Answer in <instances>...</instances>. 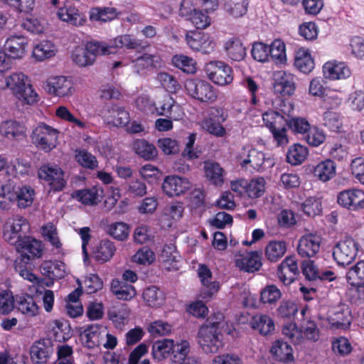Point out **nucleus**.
<instances>
[{
    "mask_svg": "<svg viewBox=\"0 0 364 364\" xmlns=\"http://www.w3.org/2000/svg\"><path fill=\"white\" fill-rule=\"evenodd\" d=\"M223 320L224 316L222 313H214L200 327L198 343L205 353H216L223 347Z\"/></svg>",
    "mask_w": 364,
    "mask_h": 364,
    "instance_id": "nucleus-1",
    "label": "nucleus"
},
{
    "mask_svg": "<svg viewBox=\"0 0 364 364\" xmlns=\"http://www.w3.org/2000/svg\"><path fill=\"white\" fill-rule=\"evenodd\" d=\"M289 114L280 109L279 111L269 109L262 114L264 126L272 135L274 141L278 146H283L289 143L287 124Z\"/></svg>",
    "mask_w": 364,
    "mask_h": 364,
    "instance_id": "nucleus-2",
    "label": "nucleus"
},
{
    "mask_svg": "<svg viewBox=\"0 0 364 364\" xmlns=\"http://www.w3.org/2000/svg\"><path fill=\"white\" fill-rule=\"evenodd\" d=\"M59 134L57 129L41 122L33 129L31 140L38 149L49 152L56 147Z\"/></svg>",
    "mask_w": 364,
    "mask_h": 364,
    "instance_id": "nucleus-3",
    "label": "nucleus"
},
{
    "mask_svg": "<svg viewBox=\"0 0 364 364\" xmlns=\"http://www.w3.org/2000/svg\"><path fill=\"white\" fill-rule=\"evenodd\" d=\"M185 89L194 100L203 103H214L218 97V90L208 82L199 79L186 80Z\"/></svg>",
    "mask_w": 364,
    "mask_h": 364,
    "instance_id": "nucleus-4",
    "label": "nucleus"
},
{
    "mask_svg": "<svg viewBox=\"0 0 364 364\" xmlns=\"http://www.w3.org/2000/svg\"><path fill=\"white\" fill-rule=\"evenodd\" d=\"M207 77L215 85H230L234 79L232 68L222 60H211L205 64L203 69Z\"/></svg>",
    "mask_w": 364,
    "mask_h": 364,
    "instance_id": "nucleus-5",
    "label": "nucleus"
},
{
    "mask_svg": "<svg viewBox=\"0 0 364 364\" xmlns=\"http://www.w3.org/2000/svg\"><path fill=\"white\" fill-rule=\"evenodd\" d=\"M228 113L221 107H211L208 113V117L202 121V127L211 135L217 137H223L226 130L223 123L227 120Z\"/></svg>",
    "mask_w": 364,
    "mask_h": 364,
    "instance_id": "nucleus-6",
    "label": "nucleus"
},
{
    "mask_svg": "<svg viewBox=\"0 0 364 364\" xmlns=\"http://www.w3.org/2000/svg\"><path fill=\"white\" fill-rule=\"evenodd\" d=\"M359 244L348 237L339 241L333 248V257L338 265L344 267L352 263L358 254Z\"/></svg>",
    "mask_w": 364,
    "mask_h": 364,
    "instance_id": "nucleus-7",
    "label": "nucleus"
},
{
    "mask_svg": "<svg viewBox=\"0 0 364 364\" xmlns=\"http://www.w3.org/2000/svg\"><path fill=\"white\" fill-rule=\"evenodd\" d=\"M30 228L28 220L21 215H15L9 218L4 225V238L9 243L18 242L23 238Z\"/></svg>",
    "mask_w": 364,
    "mask_h": 364,
    "instance_id": "nucleus-8",
    "label": "nucleus"
},
{
    "mask_svg": "<svg viewBox=\"0 0 364 364\" xmlns=\"http://www.w3.org/2000/svg\"><path fill=\"white\" fill-rule=\"evenodd\" d=\"M337 203L349 211H360L364 209V191L351 188L340 191L337 194Z\"/></svg>",
    "mask_w": 364,
    "mask_h": 364,
    "instance_id": "nucleus-9",
    "label": "nucleus"
},
{
    "mask_svg": "<svg viewBox=\"0 0 364 364\" xmlns=\"http://www.w3.org/2000/svg\"><path fill=\"white\" fill-rule=\"evenodd\" d=\"M236 159L242 169L250 172L259 171L265 161V156L262 151L249 147H243Z\"/></svg>",
    "mask_w": 364,
    "mask_h": 364,
    "instance_id": "nucleus-10",
    "label": "nucleus"
},
{
    "mask_svg": "<svg viewBox=\"0 0 364 364\" xmlns=\"http://www.w3.org/2000/svg\"><path fill=\"white\" fill-rule=\"evenodd\" d=\"M13 245L16 246V250L21 255L18 258L20 262L27 264L31 259L38 258L42 255L41 243L31 237L24 236Z\"/></svg>",
    "mask_w": 364,
    "mask_h": 364,
    "instance_id": "nucleus-11",
    "label": "nucleus"
},
{
    "mask_svg": "<svg viewBox=\"0 0 364 364\" xmlns=\"http://www.w3.org/2000/svg\"><path fill=\"white\" fill-rule=\"evenodd\" d=\"M185 39L192 50L204 54L210 53L215 47V42L213 39L208 33L203 31H188Z\"/></svg>",
    "mask_w": 364,
    "mask_h": 364,
    "instance_id": "nucleus-12",
    "label": "nucleus"
},
{
    "mask_svg": "<svg viewBox=\"0 0 364 364\" xmlns=\"http://www.w3.org/2000/svg\"><path fill=\"white\" fill-rule=\"evenodd\" d=\"M321 237L317 234L309 233L299 240L297 252L302 258L310 259L315 257L319 252Z\"/></svg>",
    "mask_w": 364,
    "mask_h": 364,
    "instance_id": "nucleus-13",
    "label": "nucleus"
},
{
    "mask_svg": "<svg viewBox=\"0 0 364 364\" xmlns=\"http://www.w3.org/2000/svg\"><path fill=\"white\" fill-rule=\"evenodd\" d=\"M45 90L60 97L70 96L74 91L72 80L64 76L50 77L46 82Z\"/></svg>",
    "mask_w": 364,
    "mask_h": 364,
    "instance_id": "nucleus-14",
    "label": "nucleus"
},
{
    "mask_svg": "<svg viewBox=\"0 0 364 364\" xmlns=\"http://www.w3.org/2000/svg\"><path fill=\"white\" fill-rule=\"evenodd\" d=\"M273 90L274 93L282 97L291 96L296 90L295 76L287 71H279L276 74Z\"/></svg>",
    "mask_w": 364,
    "mask_h": 364,
    "instance_id": "nucleus-15",
    "label": "nucleus"
},
{
    "mask_svg": "<svg viewBox=\"0 0 364 364\" xmlns=\"http://www.w3.org/2000/svg\"><path fill=\"white\" fill-rule=\"evenodd\" d=\"M191 187L190 181L177 176H167L162 183V189L169 197L179 196L184 194Z\"/></svg>",
    "mask_w": 364,
    "mask_h": 364,
    "instance_id": "nucleus-16",
    "label": "nucleus"
},
{
    "mask_svg": "<svg viewBox=\"0 0 364 364\" xmlns=\"http://www.w3.org/2000/svg\"><path fill=\"white\" fill-rule=\"evenodd\" d=\"M133 71L144 76L151 70L161 66V58L157 55L144 53L132 62Z\"/></svg>",
    "mask_w": 364,
    "mask_h": 364,
    "instance_id": "nucleus-17",
    "label": "nucleus"
},
{
    "mask_svg": "<svg viewBox=\"0 0 364 364\" xmlns=\"http://www.w3.org/2000/svg\"><path fill=\"white\" fill-rule=\"evenodd\" d=\"M38 176L49 183L55 191H60L65 185L63 178V172L57 166L44 165L38 170Z\"/></svg>",
    "mask_w": 364,
    "mask_h": 364,
    "instance_id": "nucleus-18",
    "label": "nucleus"
},
{
    "mask_svg": "<svg viewBox=\"0 0 364 364\" xmlns=\"http://www.w3.org/2000/svg\"><path fill=\"white\" fill-rule=\"evenodd\" d=\"M103 118L108 124L117 127H126L130 122L129 112L124 107L112 105L102 112Z\"/></svg>",
    "mask_w": 364,
    "mask_h": 364,
    "instance_id": "nucleus-19",
    "label": "nucleus"
},
{
    "mask_svg": "<svg viewBox=\"0 0 364 364\" xmlns=\"http://www.w3.org/2000/svg\"><path fill=\"white\" fill-rule=\"evenodd\" d=\"M299 273L298 264L294 256L287 257L277 268V276L284 285L291 284Z\"/></svg>",
    "mask_w": 364,
    "mask_h": 364,
    "instance_id": "nucleus-20",
    "label": "nucleus"
},
{
    "mask_svg": "<svg viewBox=\"0 0 364 364\" xmlns=\"http://www.w3.org/2000/svg\"><path fill=\"white\" fill-rule=\"evenodd\" d=\"M58 16L61 21L76 26H82L86 21L85 15L72 6L69 0H67L64 6L59 9Z\"/></svg>",
    "mask_w": 364,
    "mask_h": 364,
    "instance_id": "nucleus-21",
    "label": "nucleus"
},
{
    "mask_svg": "<svg viewBox=\"0 0 364 364\" xmlns=\"http://www.w3.org/2000/svg\"><path fill=\"white\" fill-rule=\"evenodd\" d=\"M235 265L240 270L253 273L258 271L262 265V254L257 251L248 252L235 260Z\"/></svg>",
    "mask_w": 364,
    "mask_h": 364,
    "instance_id": "nucleus-22",
    "label": "nucleus"
},
{
    "mask_svg": "<svg viewBox=\"0 0 364 364\" xmlns=\"http://www.w3.org/2000/svg\"><path fill=\"white\" fill-rule=\"evenodd\" d=\"M27 40L22 36H12L4 43V53L11 58H21L26 53Z\"/></svg>",
    "mask_w": 364,
    "mask_h": 364,
    "instance_id": "nucleus-23",
    "label": "nucleus"
},
{
    "mask_svg": "<svg viewBox=\"0 0 364 364\" xmlns=\"http://www.w3.org/2000/svg\"><path fill=\"white\" fill-rule=\"evenodd\" d=\"M323 73L326 78L335 80L346 79L350 75V70L344 63L328 61L323 66Z\"/></svg>",
    "mask_w": 364,
    "mask_h": 364,
    "instance_id": "nucleus-24",
    "label": "nucleus"
},
{
    "mask_svg": "<svg viewBox=\"0 0 364 364\" xmlns=\"http://www.w3.org/2000/svg\"><path fill=\"white\" fill-rule=\"evenodd\" d=\"M51 341L46 339L36 342L31 349V358L35 363H43L53 354Z\"/></svg>",
    "mask_w": 364,
    "mask_h": 364,
    "instance_id": "nucleus-25",
    "label": "nucleus"
},
{
    "mask_svg": "<svg viewBox=\"0 0 364 364\" xmlns=\"http://www.w3.org/2000/svg\"><path fill=\"white\" fill-rule=\"evenodd\" d=\"M294 66L304 74L310 73L314 68L315 63L309 49L299 48L295 52Z\"/></svg>",
    "mask_w": 364,
    "mask_h": 364,
    "instance_id": "nucleus-26",
    "label": "nucleus"
},
{
    "mask_svg": "<svg viewBox=\"0 0 364 364\" xmlns=\"http://www.w3.org/2000/svg\"><path fill=\"white\" fill-rule=\"evenodd\" d=\"M13 193H8L9 196L14 198V200L17 202V205L21 208H26L30 206L34 198V190L27 186L22 187L11 186Z\"/></svg>",
    "mask_w": 364,
    "mask_h": 364,
    "instance_id": "nucleus-27",
    "label": "nucleus"
},
{
    "mask_svg": "<svg viewBox=\"0 0 364 364\" xmlns=\"http://www.w3.org/2000/svg\"><path fill=\"white\" fill-rule=\"evenodd\" d=\"M328 319L332 326L347 328L351 323L352 317L348 308L338 307L330 312Z\"/></svg>",
    "mask_w": 364,
    "mask_h": 364,
    "instance_id": "nucleus-28",
    "label": "nucleus"
},
{
    "mask_svg": "<svg viewBox=\"0 0 364 364\" xmlns=\"http://www.w3.org/2000/svg\"><path fill=\"white\" fill-rule=\"evenodd\" d=\"M270 353L278 361L289 363L294 360L293 349L291 345L282 340H277L274 342Z\"/></svg>",
    "mask_w": 364,
    "mask_h": 364,
    "instance_id": "nucleus-29",
    "label": "nucleus"
},
{
    "mask_svg": "<svg viewBox=\"0 0 364 364\" xmlns=\"http://www.w3.org/2000/svg\"><path fill=\"white\" fill-rule=\"evenodd\" d=\"M307 311V307L303 308L301 311L303 318L301 320L299 330L302 333V339L305 337L309 341H316L319 336V330L315 321L306 316Z\"/></svg>",
    "mask_w": 364,
    "mask_h": 364,
    "instance_id": "nucleus-30",
    "label": "nucleus"
},
{
    "mask_svg": "<svg viewBox=\"0 0 364 364\" xmlns=\"http://www.w3.org/2000/svg\"><path fill=\"white\" fill-rule=\"evenodd\" d=\"M336 165L331 159L318 163L313 170L314 177L323 182H327L336 176Z\"/></svg>",
    "mask_w": 364,
    "mask_h": 364,
    "instance_id": "nucleus-31",
    "label": "nucleus"
},
{
    "mask_svg": "<svg viewBox=\"0 0 364 364\" xmlns=\"http://www.w3.org/2000/svg\"><path fill=\"white\" fill-rule=\"evenodd\" d=\"M250 326L263 336L269 335L274 330V322L267 314H256L253 316L250 320Z\"/></svg>",
    "mask_w": 364,
    "mask_h": 364,
    "instance_id": "nucleus-32",
    "label": "nucleus"
},
{
    "mask_svg": "<svg viewBox=\"0 0 364 364\" xmlns=\"http://www.w3.org/2000/svg\"><path fill=\"white\" fill-rule=\"evenodd\" d=\"M111 291L118 299L124 301L131 300L136 294V291L132 285L127 284L118 279H112Z\"/></svg>",
    "mask_w": 364,
    "mask_h": 364,
    "instance_id": "nucleus-33",
    "label": "nucleus"
},
{
    "mask_svg": "<svg viewBox=\"0 0 364 364\" xmlns=\"http://www.w3.org/2000/svg\"><path fill=\"white\" fill-rule=\"evenodd\" d=\"M0 132L10 139H19L24 136L26 127L15 121H5L0 124Z\"/></svg>",
    "mask_w": 364,
    "mask_h": 364,
    "instance_id": "nucleus-34",
    "label": "nucleus"
},
{
    "mask_svg": "<svg viewBox=\"0 0 364 364\" xmlns=\"http://www.w3.org/2000/svg\"><path fill=\"white\" fill-rule=\"evenodd\" d=\"M348 282L364 291V260H360L352 267L346 274Z\"/></svg>",
    "mask_w": 364,
    "mask_h": 364,
    "instance_id": "nucleus-35",
    "label": "nucleus"
},
{
    "mask_svg": "<svg viewBox=\"0 0 364 364\" xmlns=\"http://www.w3.org/2000/svg\"><path fill=\"white\" fill-rule=\"evenodd\" d=\"M225 50L228 58L232 61H240L246 55V49L238 38H232L225 43Z\"/></svg>",
    "mask_w": 364,
    "mask_h": 364,
    "instance_id": "nucleus-36",
    "label": "nucleus"
},
{
    "mask_svg": "<svg viewBox=\"0 0 364 364\" xmlns=\"http://www.w3.org/2000/svg\"><path fill=\"white\" fill-rule=\"evenodd\" d=\"M130 314V310L125 304L113 306L108 309V318L112 321L116 328H121Z\"/></svg>",
    "mask_w": 364,
    "mask_h": 364,
    "instance_id": "nucleus-37",
    "label": "nucleus"
},
{
    "mask_svg": "<svg viewBox=\"0 0 364 364\" xmlns=\"http://www.w3.org/2000/svg\"><path fill=\"white\" fill-rule=\"evenodd\" d=\"M40 269L43 275L51 279H60L65 274V265L60 261H44Z\"/></svg>",
    "mask_w": 364,
    "mask_h": 364,
    "instance_id": "nucleus-38",
    "label": "nucleus"
},
{
    "mask_svg": "<svg viewBox=\"0 0 364 364\" xmlns=\"http://www.w3.org/2000/svg\"><path fill=\"white\" fill-rule=\"evenodd\" d=\"M116 250L114 243L109 240H102L93 252L95 258L100 263L109 261Z\"/></svg>",
    "mask_w": 364,
    "mask_h": 364,
    "instance_id": "nucleus-39",
    "label": "nucleus"
},
{
    "mask_svg": "<svg viewBox=\"0 0 364 364\" xmlns=\"http://www.w3.org/2000/svg\"><path fill=\"white\" fill-rule=\"evenodd\" d=\"M30 83V80L23 73H15L6 77V85L14 95Z\"/></svg>",
    "mask_w": 364,
    "mask_h": 364,
    "instance_id": "nucleus-40",
    "label": "nucleus"
},
{
    "mask_svg": "<svg viewBox=\"0 0 364 364\" xmlns=\"http://www.w3.org/2000/svg\"><path fill=\"white\" fill-rule=\"evenodd\" d=\"M308 154V149L306 146L294 144L288 149L287 161L294 166L299 165L305 161Z\"/></svg>",
    "mask_w": 364,
    "mask_h": 364,
    "instance_id": "nucleus-41",
    "label": "nucleus"
},
{
    "mask_svg": "<svg viewBox=\"0 0 364 364\" xmlns=\"http://www.w3.org/2000/svg\"><path fill=\"white\" fill-rule=\"evenodd\" d=\"M287 251V245L284 241H270L265 247V256L272 262H277Z\"/></svg>",
    "mask_w": 364,
    "mask_h": 364,
    "instance_id": "nucleus-42",
    "label": "nucleus"
},
{
    "mask_svg": "<svg viewBox=\"0 0 364 364\" xmlns=\"http://www.w3.org/2000/svg\"><path fill=\"white\" fill-rule=\"evenodd\" d=\"M190 352V343L186 340L174 343L171 350V360L175 363H182L187 360V356Z\"/></svg>",
    "mask_w": 364,
    "mask_h": 364,
    "instance_id": "nucleus-43",
    "label": "nucleus"
},
{
    "mask_svg": "<svg viewBox=\"0 0 364 364\" xmlns=\"http://www.w3.org/2000/svg\"><path fill=\"white\" fill-rule=\"evenodd\" d=\"M173 347V340L163 339L155 341L152 345L151 353L153 358L159 361L171 355Z\"/></svg>",
    "mask_w": 364,
    "mask_h": 364,
    "instance_id": "nucleus-44",
    "label": "nucleus"
},
{
    "mask_svg": "<svg viewBox=\"0 0 364 364\" xmlns=\"http://www.w3.org/2000/svg\"><path fill=\"white\" fill-rule=\"evenodd\" d=\"M248 5V0H225L224 9L232 17L239 18L246 14Z\"/></svg>",
    "mask_w": 364,
    "mask_h": 364,
    "instance_id": "nucleus-45",
    "label": "nucleus"
},
{
    "mask_svg": "<svg viewBox=\"0 0 364 364\" xmlns=\"http://www.w3.org/2000/svg\"><path fill=\"white\" fill-rule=\"evenodd\" d=\"M205 174L206 178L214 185H221L224 182V169L217 162H206L205 164Z\"/></svg>",
    "mask_w": 364,
    "mask_h": 364,
    "instance_id": "nucleus-46",
    "label": "nucleus"
},
{
    "mask_svg": "<svg viewBox=\"0 0 364 364\" xmlns=\"http://www.w3.org/2000/svg\"><path fill=\"white\" fill-rule=\"evenodd\" d=\"M133 148L137 155L146 160L153 159L157 155V150L154 145L145 139L136 140Z\"/></svg>",
    "mask_w": 364,
    "mask_h": 364,
    "instance_id": "nucleus-47",
    "label": "nucleus"
},
{
    "mask_svg": "<svg viewBox=\"0 0 364 364\" xmlns=\"http://www.w3.org/2000/svg\"><path fill=\"white\" fill-rule=\"evenodd\" d=\"M55 52L56 48L52 42L43 41L33 48V55L36 60L42 61L55 55Z\"/></svg>",
    "mask_w": 364,
    "mask_h": 364,
    "instance_id": "nucleus-48",
    "label": "nucleus"
},
{
    "mask_svg": "<svg viewBox=\"0 0 364 364\" xmlns=\"http://www.w3.org/2000/svg\"><path fill=\"white\" fill-rule=\"evenodd\" d=\"M143 299L146 304L151 307H159L163 304L164 296L161 291L156 286H151L144 290Z\"/></svg>",
    "mask_w": 364,
    "mask_h": 364,
    "instance_id": "nucleus-49",
    "label": "nucleus"
},
{
    "mask_svg": "<svg viewBox=\"0 0 364 364\" xmlns=\"http://www.w3.org/2000/svg\"><path fill=\"white\" fill-rule=\"evenodd\" d=\"M16 303L18 310L28 316H34L38 313V306L32 296L28 295L19 296Z\"/></svg>",
    "mask_w": 364,
    "mask_h": 364,
    "instance_id": "nucleus-50",
    "label": "nucleus"
},
{
    "mask_svg": "<svg viewBox=\"0 0 364 364\" xmlns=\"http://www.w3.org/2000/svg\"><path fill=\"white\" fill-rule=\"evenodd\" d=\"M268 52L269 57H271L276 63H286V46L282 40H274L271 45L269 46Z\"/></svg>",
    "mask_w": 364,
    "mask_h": 364,
    "instance_id": "nucleus-51",
    "label": "nucleus"
},
{
    "mask_svg": "<svg viewBox=\"0 0 364 364\" xmlns=\"http://www.w3.org/2000/svg\"><path fill=\"white\" fill-rule=\"evenodd\" d=\"M266 182L263 177H257L251 181H247L245 196L250 198H257L262 196L265 191Z\"/></svg>",
    "mask_w": 364,
    "mask_h": 364,
    "instance_id": "nucleus-52",
    "label": "nucleus"
},
{
    "mask_svg": "<svg viewBox=\"0 0 364 364\" xmlns=\"http://www.w3.org/2000/svg\"><path fill=\"white\" fill-rule=\"evenodd\" d=\"M121 14L117 9L113 7H95L92 8V19L102 22L111 21Z\"/></svg>",
    "mask_w": 364,
    "mask_h": 364,
    "instance_id": "nucleus-53",
    "label": "nucleus"
},
{
    "mask_svg": "<svg viewBox=\"0 0 364 364\" xmlns=\"http://www.w3.org/2000/svg\"><path fill=\"white\" fill-rule=\"evenodd\" d=\"M173 64L183 72L193 74L196 72L195 60L186 55H176L172 58Z\"/></svg>",
    "mask_w": 364,
    "mask_h": 364,
    "instance_id": "nucleus-54",
    "label": "nucleus"
},
{
    "mask_svg": "<svg viewBox=\"0 0 364 364\" xmlns=\"http://www.w3.org/2000/svg\"><path fill=\"white\" fill-rule=\"evenodd\" d=\"M90 43H87L85 47L76 48L72 54L73 62L80 67L89 65L90 62Z\"/></svg>",
    "mask_w": 364,
    "mask_h": 364,
    "instance_id": "nucleus-55",
    "label": "nucleus"
},
{
    "mask_svg": "<svg viewBox=\"0 0 364 364\" xmlns=\"http://www.w3.org/2000/svg\"><path fill=\"white\" fill-rule=\"evenodd\" d=\"M323 124L332 132H338L342 127V121L338 113L332 110H327L323 113Z\"/></svg>",
    "mask_w": 364,
    "mask_h": 364,
    "instance_id": "nucleus-56",
    "label": "nucleus"
},
{
    "mask_svg": "<svg viewBox=\"0 0 364 364\" xmlns=\"http://www.w3.org/2000/svg\"><path fill=\"white\" fill-rule=\"evenodd\" d=\"M282 333L294 345L299 344L302 341V333L297 327L295 322L284 324Z\"/></svg>",
    "mask_w": 364,
    "mask_h": 364,
    "instance_id": "nucleus-57",
    "label": "nucleus"
},
{
    "mask_svg": "<svg viewBox=\"0 0 364 364\" xmlns=\"http://www.w3.org/2000/svg\"><path fill=\"white\" fill-rule=\"evenodd\" d=\"M53 331L55 340L60 342L68 340L72 335L70 325L66 321H55L53 326Z\"/></svg>",
    "mask_w": 364,
    "mask_h": 364,
    "instance_id": "nucleus-58",
    "label": "nucleus"
},
{
    "mask_svg": "<svg viewBox=\"0 0 364 364\" xmlns=\"http://www.w3.org/2000/svg\"><path fill=\"white\" fill-rule=\"evenodd\" d=\"M208 11H203L198 9L188 20L190 21L197 29H205L211 23V18L208 15Z\"/></svg>",
    "mask_w": 364,
    "mask_h": 364,
    "instance_id": "nucleus-59",
    "label": "nucleus"
},
{
    "mask_svg": "<svg viewBox=\"0 0 364 364\" xmlns=\"http://www.w3.org/2000/svg\"><path fill=\"white\" fill-rule=\"evenodd\" d=\"M282 296L281 291L276 285H267L260 294V300L264 304H274Z\"/></svg>",
    "mask_w": 364,
    "mask_h": 364,
    "instance_id": "nucleus-60",
    "label": "nucleus"
},
{
    "mask_svg": "<svg viewBox=\"0 0 364 364\" xmlns=\"http://www.w3.org/2000/svg\"><path fill=\"white\" fill-rule=\"evenodd\" d=\"M298 311L296 305L291 301H282L277 309V316L280 318H294Z\"/></svg>",
    "mask_w": 364,
    "mask_h": 364,
    "instance_id": "nucleus-61",
    "label": "nucleus"
},
{
    "mask_svg": "<svg viewBox=\"0 0 364 364\" xmlns=\"http://www.w3.org/2000/svg\"><path fill=\"white\" fill-rule=\"evenodd\" d=\"M304 213L311 217L318 215L322 213V204L319 199L309 197L302 204Z\"/></svg>",
    "mask_w": 364,
    "mask_h": 364,
    "instance_id": "nucleus-62",
    "label": "nucleus"
},
{
    "mask_svg": "<svg viewBox=\"0 0 364 364\" xmlns=\"http://www.w3.org/2000/svg\"><path fill=\"white\" fill-rule=\"evenodd\" d=\"M287 127L294 134H304L309 130L311 125L306 118L298 117L289 119V117Z\"/></svg>",
    "mask_w": 364,
    "mask_h": 364,
    "instance_id": "nucleus-63",
    "label": "nucleus"
},
{
    "mask_svg": "<svg viewBox=\"0 0 364 364\" xmlns=\"http://www.w3.org/2000/svg\"><path fill=\"white\" fill-rule=\"evenodd\" d=\"M353 177L364 185V158L359 156L353 159L350 164Z\"/></svg>",
    "mask_w": 364,
    "mask_h": 364,
    "instance_id": "nucleus-64",
    "label": "nucleus"
}]
</instances>
